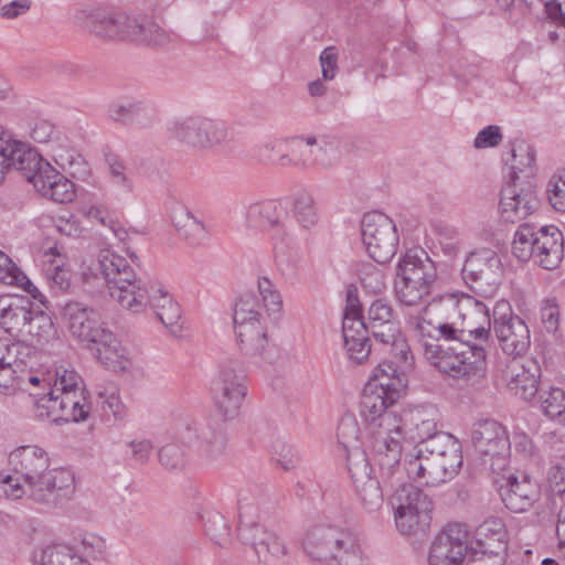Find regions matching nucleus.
<instances>
[{"instance_id": "62", "label": "nucleus", "mask_w": 565, "mask_h": 565, "mask_svg": "<svg viewBox=\"0 0 565 565\" xmlns=\"http://www.w3.org/2000/svg\"><path fill=\"white\" fill-rule=\"evenodd\" d=\"M142 38L145 39H141L139 43L153 46H164L171 42L170 33L154 21L147 28Z\"/></svg>"}, {"instance_id": "61", "label": "nucleus", "mask_w": 565, "mask_h": 565, "mask_svg": "<svg viewBox=\"0 0 565 565\" xmlns=\"http://www.w3.org/2000/svg\"><path fill=\"white\" fill-rule=\"evenodd\" d=\"M106 162L114 184L122 188L126 192H130L132 184L126 174L124 163L116 156H108Z\"/></svg>"}, {"instance_id": "3", "label": "nucleus", "mask_w": 565, "mask_h": 565, "mask_svg": "<svg viewBox=\"0 0 565 565\" xmlns=\"http://www.w3.org/2000/svg\"><path fill=\"white\" fill-rule=\"evenodd\" d=\"M20 171L42 195L61 204L71 202V181L44 161L28 143L17 140L0 125V183L4 172Z\"/></svg>"}, {"instance_id": "17", "label": "nucleus", "mask_w": 565, "mask_h": 565, "mask_svg": "<svg viewBox=\"0 0 565 565\" xmlns=\"http://www.w3.org/2000/svg\"><path fill=\"white\" fill-rule=\"evenodd\" d=\"M47 323L42 311H34L31 301L23 298L0 299V326L9 333L20 337L39 335L40 329Z\"/></svg>"}, {"instance_id": "8", "label": "nucleus", "mask_w": 565, "mask_h": 565, "mask_svg": "<svg viewBox=\"0 0 565 565\" xmlns=\"http://www.w3.org/2000/svg\"><path fill=\"white\" fill-rule=\"evenodd\" d=\"M303 548L310 557L327 565H362L355 536L340 527L317 526L310 530Z\"/></svg>"}, {"instance_id": "15", "label": "nucleus", "mask_w": 565, "mask_h": 565, "mask_svg": "<svg viewBox=\"0 0 565 565\" xmlns=\"http://www.w3.org/2000/svg\"><path fill=\"white\" fill-rule=\"evenodd\" d=\"M501 276V259L494 250L488 248L471 253L462 268V278L468 287L484 298L495 294Z\"/></svg>"}, {"instance_id": "1", "label": "nucleus", "mask_w": 565, "mask_h": 565, "mask_svg": "<svg viewBox=\"0 0 565 565\" xmlns=\"http://www.w3.org/2000/svg\"><path fill=\"white\" fill-rule=\"evenodd\" d=\"M99 263L108 292L121 308L141 312L149 305L171 333L180 331L181 308L160 282H143L122 256L109 250L102 253Z\"/></svg>"}, {"instance_id": "42", "label": "nucleus", "mask_w": 565, "mask_h": 565, "mask_svg": "<svg viewBox=\"0 0 565 565\" xmlns=\"http://www.w3.org/2000/svg\"><path fill=\"white\" fill-rule=\"evenodd\" d=\"M537 238L539 230L535 231L529 224L520 225L512 242L513 255L522 262L533 258Z\"/></svg>"}, {"instance_id": "5", "label": "nucleus", "mask_w": 565, "mask_h": 565, "mask_svg": "<svg viewBox=\"0 0 565 565\" xmlns=\"http://www.w3.org/2000/svg\"><path fill=\"white\" fill-rule=\"evenodd\" d=\"M10 465L18 478L8 476L4 482L10 487L7 493L21 498L26 491L35 500H44L45 492L56 488L55 470L50 469V458L46 451L38 446H22L10 454Z\"/></svg>"}, {"instance_id": "20", "label": "nucleus", "mask_w": 565, "mask_h": 565, "mask_svg": "<svg viewBox=\"0 0 565 565\" xmlns=\"http://www.w3.org/2000/svg\"><path fill=\"white\" fill-rule=\"evenodd\" d=\"M68 371L56 369V379L46 398L38 403L39 416L49 419L56 426L68 424L71 420Z\"/></svg>"}, {"instance_id": "35", "label": "nucleus", "mask_w": 565, "mask_h": 565, "mask_svg": "<svg viewBox=\"0 0 565 565\" xmlns=\"http://www.w3.org/2000/svg\"><path fill=\"white\" fill-rule=\"evenodd\" d=\"M106 551L105 540L93 532H79L73 539V565H94Z\"/></svg>"}, {"instance_id": "49", "label": "nucleus", "mask_w": 565, "mask_h": 565, "mask_svg": "<svg viewBox=\"0 0 565 565\" xmlns=\"http://www.w3.org/2000/svg\"><path fill=\"white\" fill-rule=\"evenodd\" d=\"M541 320L547 333L552 334L558 344L564 343V335L559 329L561 309L555 299H546L541 307Z\"/></svg>"}, {"instance_id": "32", "label": "nucleus", "mask_w": 565, "mask_h": 565, "mask_svg": "<svg viewBox=\"0 0 565 565\" xmlns=\"http://www.w3.org/2000/svg\"><path fill=\"white\" fill-rule=\"evenodd\" d=\"M286 212L281 204L274 200L253 203L246 211V224L249 228L266 231L282 228Z\"/></svg>"}, {"instance_id": "27", "label": "nucleus", "mask_w": 565, "mask_h": 565, "mask_svg": "<svg viewBox=\"0 0 565 565\" xmlns=\"http://www.w3.org/2000/svg\"><path fill=\"white\" fill-rule=\"evenodd\" d=\"M541 369L533 359L513 361L505 372L508 387L523 399L532 398L537 392Z\"/></svg>"}, {"instance_id": "24", "label": "nucleus", "mask_w": 565, "mask_h": 565, "mask_svg": "<svg viewBox=\"0 0 565 565\" xmlns=\"http://www.w3.org/2000/svg\"><path fill=\"white\" fill-rule=\"evenodd\" d=\"M298 146V159L296 164L303 169L320 167L332 168L335 164L333 158L334 147L326 138L316 136H301L294 138Z\"/></svg>"}, {"instance_id": "58", "label": "nucleus", "mask_w": 565, "mask_h": 565, "mask_svg": "<svg viewBox=\"0 0 565 565\" xmlns=\"http://www.w3.org/2000/svg\"><path fill=\"white\" fill-rule=\"evenodd\" d=\"M342 332L344 342L369 340V328L363 318H343Z\"/></svg>"}, {"instance_id": "60", "label": "nucleus", "mask_w": 565, "mask_h": 565, "mask_svg": "<svg viewBox=\"0 0 565 565\" xmlns=\"http://www.w3.org/2000/svg\"><path fill=\"white\" fill-rule=\"evenodd\" d=\"M551 205L559 212H565V172L551 179L547 188Z\"/></svg>"}, {"instance_id": "38", "label": "nucleus", "mask_w": 565, "mask_h": 565, "mask_svg": "<svg viewBox=\"0 0 565 565\" xmlns=\"http://www.w3.org/2000/svg\"><path fill=\"white\" fill-rule=\"evenodd\" d=\"M49 258L50 268L47 276L52 280V288L58 291H65L71 287V274L67 267V255L62 244L55 243L45 252Z\"/></svg>"}, {"instance_id": "39", "label": "nucleus", "mask_w": 565, "mask_h": 565, "mask_svg": "<svg viewBox=\"0 0 565 565\" xmlns=\"http://www.w3.org/2000/svg\"><path fill=\"white\" fill-rule=\"evenodd\" d=\"M73 201H76L77 210L84 216L107 226L108 220H110L107 216V210L98 203V196L93 190L73 182Z\"/></svg>"}, {"instance_id": "14", "label": "nucleus", "mask_w": 565, "mask_h": 565, "mask_svg": "<svg viewBox=\"0 0 565 565\" xmlns=\"http://www.w3.org/2000/svg\"><path fill=\"white\" fill-rule=\"evenodd\" d=\"M361 235L370 257L379 264L388 263L396 254L398 235L394 222L380 212L366 213L361 222Z\"/></svg>"}, {"instance_id": "63", "label": "nucleus", "mask_w": 565, "mask_h": 565, "mask_svg": "<svg viewBox=\"0 0 565 565\" xmlns=\"http://www.w3.org/2000/svg\"><path fill=\"white\" fill-rule=\"evenodd\" d=\"M502 140V135L498 126H488L478 132L475 139L477 149L490 148L498 146Z\"/></svg>"}, {"instance_id": "7", "label": "nucleus", "mask_w": 565, "mask_h": 565, "mask_svg": "<svg viewBox=\"0 0 565 565\" xmlns=\"http://www.w3.org/2000/svg\"><path fill=\"white\" fill-rule=\"evenodd\" d=\"M469 305L470 297L458 299L454 295L444 296L438 301L429 303L423 316H411L407 326L420 344L428 340L449 342L455 337L461 315Z\"/></svg>"}, {"instance_id": "43", "label": "nucleus", "mask_w": 565, "mask_h": 565, "mask_svg": "<svg viewBox=\"0 0 565 565\" xmlns=\"http://www.w3.org/2000/svg\"><path fill=\"white\" fill-rule=\"evenodd\" d=\"M292 212L297 222L303 228H311L318 224L319 214L316 200L308 192H300L295 196Z\"/></svg>"}, {"instance_id": "52", "label": "nucleus", "mask_w": 565, "mask_h": 565, "mask_svg": "<svg viewBox=\"0 0 565 565\" xmlns=\"http://www.w3.org/2000/svg\"><path fill=\"white\" fill-rule=\"evenodd\" d=\"M257 286L266 310L273 313L279 312L282 307V300L274 284L268 278L262 277L258 279Z\"/></svg>"}, {"instance_id": "57", "label": "nucleus", "mask_w": 565, "mask_h": 565, "mask_svg": "<svg viewBox=\"0 0 565 565\" xmlns=\"http://www.w3.org/2000/svg\"><path fill=\"white\" fill-rule=\"evenodd\" d=\"M397 320L394 317V311L392 307L383 301V300H375L372 302L367 310V321L366 324L369 326H381L388 322H396Z\"/></svg>"}, {"instance_id": "11", "label": "nucleus", "mask_w": 565, "mask_h": 565, "mask_svg": "<svg viewBox=\"0 0 565 565\" xmlns=\"http://www.w3.org/2000/svg\"><path fill=\"white\" fill-rule=\"evenodd\" d=\"M253 503L248 498H243L238 502V537L244 544L250 545L259 559L266 564H276L284 562L289 554V548L285 540L273 531L255 522H249L252 518Z\"/></svg>"}, {"instance_id": "36", "label": "nucleus", "mask_w": 565, "mask_h": 565, "mask_svg": "<svg viewBox=\"0 0 565 565\" xmlns=\"http://www.w3.org/2000/svg\"><path fill=\"white\" fill-rule=\"evenodd\" d=\"M241 351L246 355H259L267 345V332L262 321L235 323Z\"/></svg>"}, {"instance_id": "6", "label": "nucleus", "mask_w": 565, "mask_h": 565, "mask_svg": "<svg viewBox=\"0 0 565 565\" xmlns=\"http://www.w3.org/2000/svg\"><path fill=\"white\" fill-rule=\"evenodd\" d=\"M425 358L440 372L455 379H480L486 372V350L458 340L422 343Z\"/></svg>"}, {"instance_id": "23", "label": "nucleus", "mask_w": 565, "mask_h": 565, "mask_svg": "<svg viewBox=\"0 0 565 565\" xmlns=\"http://www.w3.org/2000/svg\"><path fill=\"white\" fill-rule=\"evenodd\" d=\"M541 495L539 484L526 473L511 475L505 486L501 487V498L510 511L522 513L527 511Z\"/></svg>"}, {"instance_id": "51", "label": "nucleus", "mask_w": 565, "mask_h": 565, "mask_svg": "<svg viewBox=\"0 0 565 565\" xmlns=\"http://www.w3.org/2000/svg\"><path fill=\"white\" fill-rule=\"evenodd\" d=\"M512 160L510 161L511 169L513 171L512 180L516 182L518 172H523L525 169L531 171V167L534 162V151L529 145L524 142L514 143L511 149Z\"/></svg>"}, {"instance_id": "54", "label": "nucleus", "mask_w": 565, "mask_h": 565, "mask_svg": "<svg viewBox=\"0 0 565 565\" xmlns=\"http://www.w3.org/2000/svg\"><path fill=\"white\" fill-rule=\"evenodd\" d=\"M361 282L365 289L373 294H380L385 288V275L383 270L373 264H367L361 270Z\"/></svg>"}, {"instance_id": "37", "label": "nucleus", "mask_w": 565, "mask_h": 565, "mask_svg": "<svg viewBox=\"0 0 565 565\" xmlns=\"http://www.w3.org/2000/svg\"><path fill=\"white\" fill-rule=\"evenodd\" d=\"M367 328L374 340L382 345L383 351H395V354L405 362V354L409 347L401 333L398 321Z\"/></svg>"}, {"instance_id": "56", "label": "nucleus", "mask_w": 565, "mask_h": 565, "mask_svg": "<svg viewBox=\"0 0 565 565\" xmlns=\"http://www.w3.org/2000/svg\"><path fill=\"white\" fill-rule=\"evenodd\" d=\"M174 225L178 232L186 238L195 237L204 230L203 224L186 210L175 215Z\"/></svg>"}, {"instance_id": "16", "label": "nucleus", "mask_w": 565, "mask_h": 565, "mask_svg": "<svg viewBox=\"0 0 565 565\" xmlns=\"http://www.w3.org/2000/svg\"><path fill=\"white\" fill-rule=\"evenodd\" d=\"M493 331L502 351L509 355L524 354L531 344L527 324L513 313L509 301L501 299L492 310Z\"/></svg>"}, {"instance_id": "64", "label": "nucleus", "mask_w": 565, "mask_h": 565, "mask_svg": "<svg viewBox=\"0 0 565 565\" xmlns=\"http://www.w3.org/2000/svg\"><path fill=\"white\" fill-rule=\"evenodd\" d=\"M349 359L355 364H362L371 353L369 340L344 342Z\"/></svg>"}, {"instance_id": "46", "label": "nucleus", "mask_w": 565, "mask_h": 565, "mask_svg": "<svg viewBox=\"0 0 565 565\" xmlns=\"http://www.w3.org/2000/svg\"><path fill=\"white\" fill-rule=\"evenodd\" d=\"M543 413L559 425L565 426V392L553 387L540 395Z\"/></svg>"}, {"instance_id": "33", "label": "nucleus", "mask_w": 565, "mask_h": 565, "mask_svg": "<svg viewBox=\"0 0 565 565\" xmlns=\"http://www.w3.org/2000/svg\"><path fill=\"white\" fill-rule=\"evenodd\" d=\"M90 354L113 372H124L130 365L127 350L111 331L104 335V339L90 351Z\"/></svg>"}, {"instance_id": "55", "label": "nucleus", "mask_w": 565, "mask_h": 565, "mask_svg": "<svg viewBox=\"0 0 565 565\" xmlns=\"http://www.w3.org/2000/svg\"><path fill=\"white\" fill-rule=\"evenodd\" d=\"M42 565H70L71 547L67 544H51L42 551Z\"/></svg>"}, {"instance_id": "29", "label": "nucleus", "mask_w": 565, "mask_h": 565, "mask_svg": "<svg viewBox=\"0 0 565 565\" xmlns=\"http://www.w3.org/2000/svg\"><path fill=\"white\" fill-rule=\"evenodd\" d=\"M438 412L430 408H415L405 413L401 418L402 437L423 443L441 431L437 429Z\"/></svg>"}, {"instance_id": "19", "label": "nucleus", "mask_w": 565, "mask_h": 565, "mask_svg": "<svg viewBox=\"0 0 565 565\" xmlns=\"http://www.w3.org/2000/svg\"><path fill=\"white\" fill-rule=\"evenodd\" d=\"M76 19L84 20L85 26L99 38L130 41L134 34L136 15L125 12L95 10L89 13L81 11Z\"/></svg>"}, {"instance_id": "50", "label": "nucleus", "mask_w": 565, "mask_h": 565, "mask_svg": "<svg viewBox=\"0 0 565 565\" xmlns=\"http://www.w3.org/2000/svg\"><path fill=\"white\" fill-rule=\"evenodd\" d=\"M233 321L234 324L262 321L259 303L255 295L244 294L239 297L235 305Z\"/></svg>"}, {"instance_id": "44", "label": "nucleus", "mask_w": 565, "mask_h": 565, "mask_svg": "<svg viewBox=\"0 0 565 565\" xmlns=\"http://www.w3.org/2000/svg\"><path fill=\"white\" fill-rule=\"evenodd\" d=\"M199 438V454L206 461H215L225 452L226 439L221 431L203 428L200 430Z\"/></svg>"}, {"instance_id": "22", "label": "nucleus", "mask_w": 565, "mask_h": 565, "mask_svg": "<svg viewBox=\"0 0 565 565\" xmlns=\"http://www.w3.org/2000/svg\"><path fill=\"white\" fill-rule=\"evenodd\" d=\"M491 326H493V318L490 316L488 306L471 298V305L463 310L452 340L467 344H473L472 339L487 341Z\"/></svg>"}, {"instance_id": "9", "label": "nucleus", "mask_w": 565, "mask_h": 565, "mask_svg": "<svg viewBox=\"0 0 565 565\" xmlns=\"http://www.w3.org/2000/svg\"><path fill=\"white\" fill-rule=\"evenodd\" d=\"M436 277V266L424 249L407 250L397 266L396 298L405 306L418 305L430 294Z\"/></svg>"}, {"instance_id": "47", "label": "nucleus", "mask_w": 565, "mask_h": 565, "mask_svg": "<svg viewBox=\"0 0 565 565\" xmlns=\"http://www.w3.org/2000/svg\"><path fill=\"white\" fill-rule=\"evenodd\" d=\"M0 281L6 285L21 286L35 298L39 292L28 277L12 263L8 255L0 250Z\"/></svg>"}, {"instance_id": "21", "label": "nucleus", "mask_w": 565, "mask_h": 565, "mask_svg": "<svg viewBox=\"0 0 565 565\" xmlns=\"http://www.w3.org/2000/svg\"><path fill=\"white\" fill-rule=\"evenodd\" d=\"M356 495L369 511L379 510L384 501L380 482L372 476L365 452H358L356 460L348 466Z\"/></svg>"}, {"instance_id": "26", "label": "nucleus", "mask_w": 565, "mask_h": 565, "mask_svg": "<svg viewBox=\"0 0 565 565\" xmlns=\"http://www.w3.org/2000/svg\"><path fill=\"white\" fill-rule=\"evenodd\" d=\"M75 306L77 309L76 312L73 311V335L82 348L90 352L110 331L103 327L97 311L79 308L78 303Z\"/></svg>"}, {"instance_id": "2", "label": "nucleus", "mask_w": 565, "mask_h": 565, "mask_svg": "<svg viewBox=\"0 0 565 565\" xmlns=\"http://www.w3.org/2000/svg\"><path fill=\"white\" fill-rule=\"evenodd\" d=\"M376 381H369L360 402V415L366 425L374 459L384 478H391L399 469L402 458L401 417L387 408L394 395Z\"/></svg>"}, {"instance_id": "4", "label": "nucleus", "mask_w": 565, "mask_h": 565, "mask_svg": "<svg viewBox=\"0 0 565 565\" xmlns=\"http://www.w3.org/2000/svg\"><path fill=\"white\" fill-rule=\"evenodd\" d=\"M462 465L459 441L440 433L418 443L415 452L405 461L407 476L425 486H437L452 479Z\"/></svg>"}, {"instance_id": "13", "label": "nucleus", "mask_w": 565, "mask_h": 565, "mask_svg": "<svg viewBox=\"0 0 565 565\" xmlns=\"http://www.w3.org/2000/svg\"><path fill=\"white\" fill-rule=\"evenodd\" d=\"M395 522L404 535L425 533L430 525L433 503L429 497L413 484L398 489L392 499Z\"/></svg>"}, {"instance_id": "18", "label": "nucleus", "mask_w": 565, "mask_h": 565, "mask_svg": "<svg viewBox=\"0 0 565 565\" xmlns=\"http://www.w3.org/2000/svg\"><path fill=\"white\" fill-rule=\"evenodd\" d=\"M468 530L463 524H448L434 540L429 565H463L468 550Z\"/></svg>"}, {"instance_id": "30", "label": "nucleus", "mask_w": 565, "mask_h": 565, "mask_svg": "<svg viewBox=\"0 0 565 565\" xmlns=\"http://www.w3.org/2000/svg\"><path fill=\"white\" fill-rule=\"evenodd\" d=\"M564 253V236L556 226H542L539 230L534 262L547 270L556 269Z\"/></svg>"}, {"instance_id": "48", "label": "nucleus", "mask_w": 565, "mask_h": 565, "mask_svg": "<svg viewBox=\"0 0 565 565\" xmlns=\"http://www.w3.org/2000/svg\"><path fill=\"white\" fill-rule=\"evenodd\" d=\"M90 393L81 376L73 372V422H85L92 413Z\"/></svg>"}, {"instance_id": "31", "label": "nucleus", "mask_w": 565, "mask_h": 565, "mask_svg": "<svg viewBox=\"0 0 565 565\" xmlns=\"http://www.w3.org/2000/svg\"><path fill=\"white\" fill-rule=\"evenodd\" d=\"M384 352L388 354L390 360L380 363L369 381L381 382L385 392L395 395L399 386L403 385L402 376L413 367V356L411 349L406 351L405 362L395 354V351Z\"/></svg>"}, {"instance_id": "41", "label": "nucleus", "mask_w": 565, "mask_h": 565, "mask_svg": "<svg viewBox=\"0 0 565 565\" xmlns=\"http://www.w3.org/2000/svg\"><path fill=\"white\" fill-rule=\"evenodd\" d=\"M204 533L221 548H227L232 543L231 525L217 512L207 513L204 518Z\"/></svg>"}, {"instance_id": "28", "label": "nucleus", "mask_w": 565, "mask_h": 565, "mask_svg": "<svg viewBox=\"0 0 565 565\" xmlns=\"http://www.w3.org/2000/svg\"><path fill=\"white\" fill-rule=\"evenodd\" d=\"M537 200L531 189L518 190L515 183L501 191L500 211L507 222L516 223L529 216L536 207Z\"/></svg>"}, {"instance_id": "59", "label": "nucleus", "mask_w": 565, "mask_h": 565, "mask_svg": "<svg viewBox=\"0 0 565 565\" xmlns=\"http://www.w3.org/2000/svg\"><path fill=\"white\" fill-rule=\"evenodd\" d=\"M73 180L82 182V185L89 190L96 189L97 186L90 164L88 160L81 153H78L76 157H73Z\"/></svg>"}, {"instance_id": "12", "label": "nucleus", "mask_w": 565, "mask_h": 565, "mask_svg": "<svg viewBox=\"0 0 565 565\" xmlns=\"http://www.w3.org/2000/svg\"><path fill=\"white\" fill-rule=\"evenodd\" d=\"M168 132L181 146L200 151L224 143L228 135L225 125L200 115L175 117Z\"/></svg>"}, {"instance_id": "25", "label": "nucleus", "mask_w": 565, "mask_h": 565, "mask_svg": "<svg viewBox=\"0 0 565 565\" xmlns=\"http://www.w3.org/2000/svg\"><path fill=\"white\" fill-rule=\"evenodd\" d=\"M471 441L481 455L510 452L507 430L493 419L478 422L471 431Z\"/></svg>"}, {"instance_id": "45", "label": "nucleus", "mask_w": 565, "mask_h": 565, "mask_svg": "<svg viewBox=\"0 0 565 565\" xmlns=\"http://www.w3.org/2000/svg\"><path fill=\"white\" fill-rule=\"evenodd\" d=\"M106 249H102L99 252L97 260H95L93 256L84 257L78 266L77 276L84 286L87 285L89 287L88 291L92 294L102 285L103 281H105L108 287V282L99 263L100 255ZM108 250L110 252V249ZM111 253L114 252L111 250Z\"/></svg>"}, {"instance_id": "10", "label": "nucleus", "mask_w": 565, "mask_h": 565, "mask_svg": "<svg viewBox=\"0 0 565 565\" xmlns=\"http://www.w3.org/2000/svg\"><path fill=\"white\" fill-rule=\"evenodd\" d=\"M247 392L246 372L239 361L225 359L218 364L212 394L217 414L225 420L236 418Z\"/></svg>"}, {"instance_id": "34", "label": "nucleus", "mask_w": 565, "mask_h": 565, "mask_svg": "<svg viewBox=\"0 0 565 565\" xmlns=\"http://www.w3.org/2000/svg\"><path fill=\"white\" fill-rule=\"evenodd\" d=\"M477 548L490 555H499L507 548V531L499 518H490L475 531Z\"/></svg>"}, {"instance_id": "40", "label": "nucleus", "mask_w": 565, "mask_h": 565, "mask_svg": "<svg viewBox=\"0 0 565 565\" xmlns=\"http://www.w3.org/2000/svg\"><path fill=\"white\" fill-rule=\"evenodd\" d=\"M359 438L360 427L356 418L351 414L342 416L337 429V439L347 452L348 466L356 460L358 452H364L360 447Z\"/></svg>"}, {"instance_id": "53", "label": "nucleus", "mask_w": 565, "mask_h": 565, "mask_svg": "<svg viewBox=\"0 0 565 565\" xmlns=\"http://www.w3.org/2000/svg\"><path fill=\"white\" fill-rule=\"evenodd\" d=\"M160 463L169 469H181L185 465V455L181 446L169 444L163 446L158 454Z\"/></svg>"}]
</instances>
